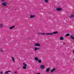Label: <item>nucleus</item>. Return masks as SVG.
<instances>
[{"mask_svg": "<svg viewBox=\"0 0 74 74\" xmlns=\"http://www.w3.org/2000/svg\"><path fill=\"white\" fill-rule=\"evenodd\" d=\"M39 49L40 48H37V47H36L34 48V50L35 51H37V50H38V49Z\"/></svg>", "mask_w": 74, "mask_h": 74, "instance_id": "6e6552de", "label": "nucleus"}, {"mask_svg": "<svg viewBox=\"0 0 74 74\" xmlns=\"http://www.w3.org/2000/svg\"><path fill=\"white\" fill-rule=\"evenodd\" d=\"M42 34V35H45V33H42L41 34Z\"/></svg>", "mask_w": 74, "mask_h": 74, "instance_id": "5701e85b", "label": "nucleus"}, {"mask_svg": "<svg viewBox=\"0 0 74 74\" xmlns=\"http://www.w3.org/2000/svg\"><path fill=\"white\" fill-rule=\"evenodd\" d=\"M70 36V34H67L66 35V37H68V36Z\"/></svg>", "mask_w": 74, "mask_h": 74, "instance_id": "aec40b11", "label": "nucleus"}, {"mask_svg": "<svg viewBox=\"0 0 74 74\" xmlns=\"http://www.w3.org/2000/svg\"><path fill=\"white\" fill-rule=\"evenodd\" d=\"M14 27H15V26H13L12 27H10L9 29H12L14 28Z\"/></svg>", "mask_w": 74, "mask_h": 74, "instance_id": "4468645a", "label": "nucleus"}, {"mask_svg": "<svg viewBox=\"0 0 74 74\" xmlns=\"http://www.w3.org/2000/svg\"><path fill=\"white\" fill-rule=\"evenodd\" d=\"M73 17H74V14H71L70 16V18H73Z\"/></svg>", "mask_w": 74, "mask_h": 74, "instance_id": "ddd939ff", "label": "nucleus"}, {"mask_svg": "<svg viewBox=\"0 0 74 74\" xmlns=\"http://www.w3.org/2000/svg\"><path fill=\"white\" fill-rule=\"evenodd\" d=\"M35 46L37 47H40V45L39 43H36L35 44Z\"/></svg>", "mask_w": 74, "mask_h": 74, "instance_id": "20e7f679", "label": "nucleus"}, {"mask_svg": "<svg viewBox=\"0 0 74 74\" xmlns=\"http://www.w3.org/2000/svg\"><path fill=\"white\" fill-rule=\"evenodd\" d=\"M50 70V68H47L46 69V72H49V71Z\"/></svg>", "mask_w": 74, "mask_h": 74, "instance_id": "0eeeda50", "label": "nucleus"}, {"mask_svg": "<svg viewBox=\"0 0 74 74\" xmlns=\"http://www.w3.org/2000/svg\"><path fill=\"white\" fill-rule=\"evenodd\" d=\"M1 74H3V72L2 71V72H1Z\"/></svg>", "mask_w": 74, "mask_h": 74, "instance_id": "a878e982", "label": "nucleus"}, {"mask_svg": "<svg viewBox=\"0 0 74 74\" xmlns=\"http://www.w3.org/2000/svg\"><path fill=\"white\" fill-rule=\"evenodd\" d=\"M60 40H64V38L62 36H61L60 38Z\"/></svg>", "mask_w": 74, "mask_h": 74, "instance_id": "9b49d317", "label": "nucleus"}, {"mask_svg": "<svg viewBox=\"0 0 74 74\" xmlns=\"http://www.w3.org/2000/svg\"><path fill=\"white\" fill-rule=\"evenodd\" d=\"M23 64L24 66H27V64L25 63H23Z\"/></svg>", "mask_w": 74, "mask_h": 74, "instance_id": "6ab92c4d", "label": "nucleus"}, {"mask_svg": "<svg viewBox=\"0 0 74 74\" xmlns=\"http://www.w3.org/2000/svg\"><path fill=\"white\" fill-rule=\"evenodd\" d=\"M18 69H20V68H18Z\"/></svg>", "mask_w": 74, "mask_h": 74, "instance_id": "7c9ffc66", "label": "nucleus"}, {"mask_svg": "<svg viewBox=\"0 0 74 74\" xmlns=\"http://www.w3.org/2000/svg\"><path fill=\"white\" fill-rule=\"evenodd\" d=\"M14 74H17V71H15V72L14 73Z\"/></svg>", "mask_w": 74, "mask_h": 74, "instance_id": "b1692460", "label": "nucleus"}, {"mask_svg": "<svg viewBox=\"0 0 74 74\" xmlns=\"http://www.w3.org/2000/svg\"><path fill=\"white\" fill-rule=\"evenodd\" d=\"M2 5L4 7H6L7 6V3L6 2H3L2 3Z\"/></svg>", "mask_w": 74, "mask_h": 74, "instance_id": "7ed1b4c3", "label": "nucleus"}, {"mask_svg": "<svg viewBox=\"0 0 74 74\" xmlns=\"http://www.w3.org/2000/svg\"><path fill=\"white\" fill-rule=\"evenodd\" d=\"M55 70V68H54L51 70L50 71V72H53Z\"/></svg>", "mask_w": 74, "mask_h": 74, "instance_id": "f8f14e48", "label": "nucleus"}, {"mask_svg": "<svg viewBox=\"0 0 74 74\" xmlns=\"http://www.w3.org/2000/svg\"><path fill=\"white\" fill-rule=\"evenodd\" d=\"M62 10V9L60 8H58L56 9V10L57 11H61Z\"/></svg>", "mask_w": 74, "mask_h": 74, "instance_id": "39448f33", "label": "nucleus"}, {"mask_svg": "<svg viewBox=\"0 0 74 74\" xmlns=\"http://www.w3.org/2000/svg\"><path fill=\"white\" fill-rule=\"evenodd\" d=\"M8 73H11V71H6L4 74H8Z\"/></svg>", "mask_w": 74, "mask_h": 74, "instance_id": "dca6fc26", "label": "nucleus"}, {"mask_svg": "<svg viewBox=\"0 0 74 74\" xmlns=\"http://www.w3.org/2000/svg\"><path fill=\"white\" fill-rule=\"evenodd\" d=\"M35 16H35L34 15H31L30 18H34V17H35Z\"/></svg>", "mask_w": 74, "mask_h": 74, "instance_id": "9d476101", "label": "nucleus"}, {"mask_svg": "<svg viewBox=\"0 0 74 74\" xmlns=\"http://www.w3.org/2000/svg\"><path fill=\"white\" fill-rule=\"evenodd\" d=\"M12 60H13V61L14 62H15V59H14V58L13 57H12Z\"/></svg>", "mask_w": 74, "mask_h": 74, "instance_id": "f3484780", "label": "nucleus"}, {"mask_svg": "<svg viewBox=\"0 0 74 74\" xmlns=\"http://www.w3.org/2000/svg\"><path fill=\"white\" fill-rule=\"evenodd\" d=\"M65 44H64V43L63 42V45H64Z\"/></svg>", "mask_w": 74, "mask_h": 74, "instance_id": "cd10ccee", "label": "nucleus"}, {"mask_svg": "<svg viewBox=\"0 0 74 74\" xmlns=\"http://www.w3.org/2000/svg\"><path fill=\"white\" fill-rule=\"evenodd\" d=\"M26 66H24L23 67V69H26Z\"/></svg>", "mask_w": 74, "mask_h": 74, "instance_id": "412c9836", "label": "nucleus"}, {"mask_svg": "<svg viewBox=\"0 0 74 74\" xmlns=\"http://www.w3.org/2000/svg\"><path fill=\"white\" fill-rule=\"evenodd\" d=\"M58 32H53V33H46V35H52V34H57Z\"/></svg>", "mask_w": 74, "mask_h": 74, "instance_id": "f257e3e1", "label": "nucleus"}, {"mask_svg": "<svg viewBox=\"0 0 74 74\" xmlns=\"http://www.w3.org/2000/svg\"><path fill=\"white\" fill-rule=\"evenodd\" d=\"M1 0L2 1H3V2L4 1V0Z\"/></svg>", "mask_w": 74, "mask_h": 74, "instance_id": "bb28decb", "label": "nucleus"}, {"mask_svg": "<svg viewBox=\"0 0 74 74\" xmlns=\"http://www.w3.org/2000/svg\"><path fill=\"white\" fill-rule=\"evenodd\" d=\"M38 62L39 63H41V60H38Z\"/></svg>", "mask_w": 74, "mask_h": 74, "instance_id": "a211bd4d", "label": "nucleus"}, {"mask_svg": "<svg viewBox=\"0 0 74 74\" xmlns=\"http://www.w3.org/2000/svg\"><path fill=\"white\" fill-rule=\"evenodd\" d=\"M40 67L42 70H43V69H45V66H44V65H41Z\"/></svg>", "mask_w": 74, "mask_h": 74, "instance_id": "f03ea898", "label": "nucleus"}, {"mask_svg": "<svg viewBox=\"0 0 74 74\" xmlns=\"http://www.w3.org/2000/svg\"><path fill=\"white\" fill-rule=\"evenodd\" d=\"M39 34H41V33H39Z\"/></svg>", "mask_w": 74, "mask_h": 74, "instance_id": "c756f323", "label": "nucleus"}, {"mask_svg": "<svg viewBox=\"0 0 74 74\" xmlns=\"http://www.w3.org/2000/svg\"><path fill=\"white\" fill-rule=\"evenodd\" d=\"M3 50L1 49V52H3Z\"/></svg>", "mask_w": 74, "mask_h": 74, "instance_id": "393cba45", "label": "nucleus"}, {"mask_svg": "<svg viewBox=\"0 0 74 74\" xmlns=\"http://www.w3.org/2000/svg\"><path fill=\"white\" fill-rule=\"evenodd\" d=\"M4 26V25H3V24L1 23L0 24V27L1 28H2V27Z\"/></svg>", "mask_w": 74, "mask_h": 74, "instance_id": "423d86ee", "label": "nucleus"}, {"mask_svg": "<svg viewBox=\"0 0 74 74\" xmlns=\"http://www.w3.org/2000/svg\"><path fill=\"white\" fill-rule=\"evenodd\" d=\"M36 74H40V73H37Z\"/></svg>", "mask_w": 74, "mask_h": 74, "instance_id": "c85d7f7f", "label": "nucleus"}, {"mask_svg": "<svg viewBox=\"0 0 74 74\" xmlns=\"http://www.w3.org/2000/svg\"><path fill=\"white\" fill-rule=\"evenodd\" d=\"M45 3H48V0H45Z\"/></svg>", "mask_w": 74, "mask_h": 74, "instance_id": "4be33fe9", "label": "nucleus"}, {"mask_svg": "<svg viewBox=\"0 0 74 74\" xmlns=\"http://www.w3.org/2000/svg\"><path fill=\"white\" fill-rule=\"evenodd\" d=\"M34 59L36 60V61H38V57L35 58Z\"/></svg>", "mask_w": 74, "mask_h": 74, "instance_id": "2eb2a0df", "label": "nucleus"}, {"mask_svg": "<svg viewBox=\"0 0 74 74\" xmlns=\"http://www.w3.org/2000/svg\"><path fill=\"white\" fill-rule=\"evenodd\" d=\"M70 37L72 39H73V40H74V36L71 35L70 36Z\"/></svg>", "mask_w": 74, "mask_h": 74, "instance_id": "1a4fd4ad", "label": "nucleus"}]
</instances>
